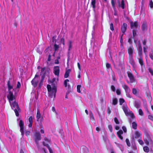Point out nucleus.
<instances>
[{
	"instance_id": "obj_1",
	"label": "nucleus",
	"mask_w": 153,
	"mask_h": 153,
	"mask_svg": "<svg viewBox=\"0 0 153 153\" xmlns=\"http://www.w3.org/2000/svg\"><path fill=\"white\" fill-rule=\"evenodd\" d=\"M131 28L132 29V34L133 37H137L138 35L137 33V29L140 25L138 22L136 21L133 22L132 21L130 22Z\"/></svg>"
},
{
	"instance_id": "obj_2",
	"label": "nucleus",
	"mask_w": 153,
	"mask_h": 153,
	"mask_svg": "<svg viewBox=\"0 0 153 153\" xmlns=\"http://www.w3.org/2000/svg\"><path fill=\"white\" fill-rule=\"evenodd\" d=\"M47 88L49 92V96L51 98L54 97L55 98L56 95V87L54 86L52 88L50 85H48Z\"/></svg>"
},
{
	"instance_id": "obj_3",
	"label": "nucleus",
	"mask_w": 153,
	"mask_h": 153,
	"mask_svg": "<svg viewBox=\"0 0 153 153\" xmlns=\"http://www.w3.org/2000/svg\"><path fill=\"white\" fill-rule=\"evenodd\" d=\"M123 109L126 115L127 116H130L131 118H133L134 117L133 114L128 109L126 104L124 105L123 106Z\"/></svg>"
},
{
	"instance_id": "obj_4",
	"label": "nucleus",
	"mask_w": 153,
	"mask_h": 153,
	"mask_svg": "<svg viewBox=\"0 0 153 153\" xmlns=\"http://www.w3.org/2000/svg\"><path fill=\"white\" fill-rule=\"evenodd\" d=\"M10 104L12 109L14 110L16 115L18 116L19 115L18 111H19L20 109L17 103L15 101Z\"/></svg>"
},
{
	"instance_id": "obj_5",
	"label": "nucleus",
	"mask_w": 153,
	"mask_h": 153,
	"mask_svg": "<svg viewBox=\"0 0 153 153\" xmlns=\"http://www.w3.org/2000/svg\"><path fill=\"white\" fill-rule=\"evenodd\" d=\"M7 97L9 100L10 104H11L13 102L15 101V97L13 95L12 92L10 91L9 92Z\"/></svg>"
},
{
	"instance_id": "obj_6",
	"label": "nucleus",
	"mask_w": 153,
	"mask_h": 153,
	"mask_svg": "<svg viewBox=\"0 0 153 153\" xmlns=\"http://www.w3.org/2000/svg\"><path fill=\"white\" fill-rule=\"evenodd\" d=\"M39 79V76L37 75H36L34 78L31 81L32 84L34 87L37 86Z\"/></svg>"
},
{
	"instance_id": "obj_7",
	"label": "nucleus",
	"mask_w": 153,
	"mask_h": 153,
	"mask_svg": "<svg viewBox=\"0 0 153 153\" xmlns=\"http://www.w3.org/2000/svg\"><path fill=\"white\" fill-rule=\"evenodd\" d=\"M127 74L131 83H133L136 81V80L135 79L133 75L131 72H127Z\"/></svg>"
},
{
	"instance_id": "obj_8",
	"label": "nucleus",
	"mask_w": 153,
	"mask_h": 153,
	"mask_svg": "<svg viewBox=\"0 0 153 153\" xmlns=\"http://www.w3.org/2000/svg\"><path fill=\"white\" fill-rule=\"evenodd\" d=\"M41 140V136L39 132H36L34 137V140L36 144L38 143V142Z\"/></svg>"
},
{
	"instance_id": "obj_9",
	"label": "nucleus",
	"mask_w": 153,
	"mask_h": 153,
	"mask_svg": "<svg viewBox=\"0 0 153 153\" xmlns=\"http://www.w3.org/2000/svg\"><path fill=\"white\" fill-rule=\"evenodd\" d=\"M141 28L142 31L146 32L147 30V23L146 21H143L141 25Z\"/></svg>"
},
{
	"instance_id": "obj_10",
	"label": "nucleus",
	"mask_w": 153,
	"mask_h": 153,
	"mask_svg": "<svg viewBox=\"0 0 153 153\" xmlns=\"http://www.w3.org/2000/svg\"><path fill=\"white\" fill-rule=\"evenodd\" d=\"M19 126L20 128V131L21 132L22 135L23 136L24 134V123L21 120H20L19 121Z\"/></svg>"
},
{
	"instance_id": "obj_11",
	"label": "nucleus",
	"mask_w": 153,
	"mask_h": 153,
	"mask_svg": "<svg viewBox=\"0 0 153 153\" xmlns=\"http://www.w3.org/2000/svg\"><path fill=\"white\" fill-rule=\"evenodd\" d=\"M59 68L58 66H56L54 68L53 73L55 75L59 77Z\"/></svg>"
},
{
	"instance_id": "obj_12",
	"label": "nucleus",
	"mask_w": 153,
	"mask_h": 153,
	"mask_svg": "<svg viewBox=\"0 0 153 153\" xmlns=\"http://www.w3.org/2000/svg\"><path fill=\"white\" fill-rule=\"evenodd\" d=\"M127 25L126 23H123L121 26V30L123 33H124L126 30Z\"/></svg>"
},
{
	"instance_id": "obj_13",
	"label": "nucleus",
	"mask_w": 153,
	"mask_h": 153,
	"mask_svg": "<svg viewBox=\"0 0 153 153\" xmlns=\"http://www.w3.org/2000/svg\"><path fill=\"white\" fill-rule=\"evenodd\" d=\"M88 150L87 147L85 146L82 147L80 149L81 153H88Z\"/></svg>"
},
{
	"instance_id": "obj_14",
	"label": "nucleus",
	"mask_w": 153,
	"mask_h": 153,
	"mask_svg": "<svg viewBox=\"0 0 153 153\" xmlns=\"http://www.w3.org/2000/svg\"><path fill=\"white\" fill-rule=\"evenodd\" d=\"M139 47H138V54L140 57H141L142 55V48L140 44L139 41L138 42Z\"/></svg>"
},
{
	"instance_id": "obj_15",
	"label": "nucleus",
	"mask_w": 153,
	"mask_h": 153,
	"mask_svg": "<svg viewBox=\"0 0 153 153\" xmlns=\"http://www.w3.org/2000/svg\"><path fill=\"white\" fill-rule=\"evenodd\" d=\"M123 131L121 130H120L117 133L118 137L121 140H123V137L121 135L123 134Z\"/></svg>"
},
{
	"instance_id": "obj_16",
	"label": "nucleus",
	"mask_w": 153,
	"mask_h": 153,
	"mask_svg": "<svg viewBox=\"0 0 153 153\" xmlns=\"http://www.w3.org/2000/svg\"><path fill=\"white\" fill-rule=\"evenodd\" d=\"M133 50L134 49L133 48L131 47H129L128 50L129 54L130 56H131V57H132V54L133 53Z\"/></svg>"
},
{
	"instance_id": "obj_17",
	"label": "nucleus",
	"mask_w": 153,
	"mask_h": 153,
	"mask_svg": "<svg viewBox=\"0 0 153 153\" xmlns=\"http://www.w3.org/2000/svg\"><path fill=\"white\" fill-rule=\"evenodd\" d=\"M123 88L125 89L127 93H128L130 92V90L127 85H124L123 86Z\"/></svg>"
},
{
	"instance_id": "obj_18",
	"label": "nucleus",
	"mask_w": 153,
	"mask_h": 153,
	"mask_svg": "<svg viewBox=\"0 0 153 153\" xmlns=\"http://www.w3.org/2000/svg\"><path fill=\"white\" fill-rule=\"evenodd\" d=\"M140 102L139 101H136L134 103V106L137 108H138L140 107Z\"/></svg>"
},
{
	"instance_id": "obj_19",
	"label": "nucleus",
	"mask_w": 153,
	"mask_h": 153,
	"mask_svg": "<svg viewBox=\"0 0 153 153\" xmlns=\"http://www.w3.org/2000/svg\"><path fill=\"white\" fill-rule=\"evenodd\" d=\"M135 137V138H139L141 135V133L138 131H136L134 133Z\"/></svg>"
},
{
	"instance_id": "obj_20",
	"label": "nucleus",
	"mask_w": 153,
	"mask_h": 153,
	"mask_svg": "<svg viewBox=\"0 0 153 153\" xmlns=\"http://www.w3.org/2000/svg\"><path fill=\"white\" fill-rule=\"evenodd\" d=\"M7 85L8 86L9 91V92L10 91V90L13 89V86L12 84L11 83L10 81H8L7 83Z\"/></svg>"
},
{
	"instance_id": "obj_21",
	"label": "nucleus",
	"mask_w": 153,
	"mask_h": 153,
	"mask_svg": "<svg viewBox=\"0 0 153 153\" xmlns=\"http://www.w3.org/2000/svg\"><path fill=\"white\" fill-rule=\"evenodd\" d=\"M58 81V77L56 79L55 78H53L52 80L51 81V83L55 85V84Z\"/></svg>"
},
{
	"instance_id": "obj_22",
	"label": "nucleus",
	"mask_w": 153,
	"mask_h": 153,
	"mask_svg": "<svg viewBox=\"0 0 153 153\" xmlns=\"http://www.w3.org/2000/svg\"><path fill=\"white\" fill-rule=\"evenodd\" d=\"M90 118L91 119V121L94 122L95 121V119L94 117V115L93 114H92L91 111H90Z\"/></svg>"
},
{
	"instance_id": "obj_23",
	"label": "nucleus",
	"mask_w": 153,
	"mask_h": 153,
	"mask_svg": "<svg viewBox=\"0 0 153 153\" xmlns=\"http://www.w3.org/2000/svg\"><path fill=\"white\" fill-rule=\"evenodd\" d=\"M70 71L71 70L70 69H68L66 70L64 75V77L65 78H66L68 77Z\"/></svg>"
},
{
	"instance_id": "obj_24",
	"label": "nucleus",
	"mask_w": 153,
	"mask_h": 153,
	"mask_svg": "<svg viewBox=\"0 0 153 153\" xmlns=\"http://www.w3.org/2000/svg\"><path fill=\"white\" fill-rule=\"evenodd\" d=\"M119 7H121L123 9H124L125 8V4L124 0H122L119 6Z\"/></svg>"
},
{
	"instance_id": "obj_25",
	"label": "nucleus",
	"mask_w": 153,
	"mask_h": 153,
	"mask_svg": "<svg viewBox=\"0 0 153 153\" xmlns=\"http://www.w3.org/2000/svg\"><path fill=\"white\" fill-rule=\"evenodd\" d=\"M41 117V115L39 111V110H37L36 114V118L37 119V121H38L39 119H40Z\"/></svg>"
},
{
	"instance_id": "obj_26",
	"label": "nucleus",
	"mask_w": 153,
	"mask_h": 153,
	"mask_svg": "<svg viewBox=\"0 0 153 153\" xmlns=\"http://www.w3.org/2000/svg\"><path fill=\"white\" fill-rule=\"evenodd\" d=\"M96 0H91V4L92 5V7L94 9H95L96 7Z\"/></svg>"
},
{
	"instance_id": "obj_27",
	"label": "nucleus",
	"mask_w": 153,
	"mask_h": 153,
	"mask_svg": "<svg viewBox=\"0 0 153 153\" xmlns=\"http://www.w3.org/2000/svg\"><path fill=\"white\" fill-rule=\"evenodd\" d=\"M112 6L114 10V11H116V7L115 5V3L114 0H111V1Z\"/></svg>"
},
{
	"instance_id": "obj_28",
	"label": "nucleus",
	"mask_w": 153,
	"mask_h": 153,
	"mask_svg": "<svg viewBox=\"0 0 153 153\" xmlns=\"http://www.w3.org/2000/svg\"><path fill=\"white\" fill-rule=\"evenodd\" d=\"M43 144L45 146H46L48 148V149L49 151L50 152V153H53V151L52 150V149H51V148L49 147V145L47 144H45L44 143V142L43 143Z\"/></svg>"
},
{
	"instance_id": "obj_29",
	"label": "nucleus",
	"mask_w": 153,
	"mask_h": 153,
	"mask_svg": "<svg viewBox=\"0 0 153 153\" xmlns=\"http://www.w3.org/2000/svg\"><path fill=\"white\" fill-rule=\"evenodd\" d=\"M117 100L116 98H114L112 100V104L113 105H116L117 103Z\"/></svg>"
},
{
	"instance_id": "obj_30",
	"label": "nucleus",
	"mask_w": 153,
	"mask_h": 153,
	"mask_svg": "<svg viewBox=\"0 0 153 153\" xmlns=\"http://www.w3.org/2000/svg\"><path fill=\"white\" fill-rule=\"evenodd\" d=\"M137 124L135 122H133L132 123V127L134 129H136L137 128Z\"/></svg>"
},
{
	"instance_id": "obj_31",
	"label": "nucleus",
	"mask_w": 153,
	"mask_h": 153,
	"mask_svg": "<svg viewBox=\"0 0 153 153\" xmlns=\"http://www.w3.org/2000/svg\"><path fill=\"white\" fill-rule=\"evenodd\" d=\"M143 150L144 151L146 152H148L149 151V147L147 146H145L143 147Z\"/></svg>"
},
{
	"instance_id": "obj_32",
	"label": "nucleus",
	"mask_w": 153,
	"mask_h": 153,
	"mask_svg": "<svg viewBox=\"0 0 153 153\" xmlns=\"http://www.w3.org/2000/svg\"><path fill=\"white\" fill-rule=\"evenodd\" d=\"M81 87V85H78L77 86V91L79 93H81V91L80 90V88Z\"/></svg>"
},
{
	"instance_id": "obj_33",
	"label": "nucleus",
	"mask_w": 153,
	"mask_h": 153,
	"mask_svg": "<svg viewBox=\"0 0 153 153\" xmlns=\"http://www.w3.org/2000/svg\"><path fill=\"white\" fill-rule=\"evenodd\" d=\"M40 132L42 134H44L45 132L44 130L43 129V127L42 125H41L40 126Z\"/></svg>"
},
{
	"instance_id": "obj_34",
	"label": "nucleus",
	"mask_w": 153,
	"mask_h": 153,
	"mask_svg": "<svg viewBox=\"0 0 153 153\" xmlns=\"http://www.w3.org/2000/svg\"><path fill=\"white\" fill-rule=\"evenodd\" d=\"M139 61L140 64L141 65H143V61L141 58V57H140V58L139 59Z\"/></svg>"
},
{
	"instance_id": "obj_35",
	"label": "nucleus",
	"mask_w": 153,
	"mask_h": 153,
	"mask_svg": "<svg viewBox=\"0 0 153 153\" xmlns=\"http://www.w3.org/2000/svg\"><path fill=\"white\" fill-rule=\"evenodd\" d=\"M149 6L151 8H153V2L152 0L150 1Z\"/></svg>"
},
{
	"instance_id": "obj_36",
	"label": "nucleus",
	"mask_w": 153,
	"mask_h": 153,
	"mask_svg": "<svg viewBox=\"0 0 153 153\" xmlns=\"http://www.w3.org/2000/svg\"><path fill=\"white\" fill-rule=\"evenodd\" d=\"M139 114L141 116H143V113L142 110L141 109H140L139 110Z\"/></svg>"
},
{
	"instance_id": "obj_37",
	"label": "nucleus",
	"mask_w": 153,
	"mask_h": 153,
	"mask_svg": "<svg viewBox=\"0 0 153 153\" xmlns=\"http://www.w3.org/2000/svg\"><path fill=\"white\" fill-rule=\"evenodd\" d=\"M110 28L111 30L113 31L114 30V27L113 23H111L110 24Z\"/></svg>"
},
{
	"instance_id": "obj_38",
	"label": "nucleus",
	"mask_w": 153,
	"mask_h": 153,
	"mask_svg": "<svg viewBox=\"0 0 153 153\" xmlns=\"http://www.w3.org/2000/svg\"><path fill=\"white\" fill-rule=\"evenodd\" d=\"M126 144L128 146H130L131 144L129 142V140L128 139H126Z\"/></svg>"
},
{
	"instance_id": "obj_39",
	"label": "nucleus",
	"mask_w": 153,
	"mask_h": 153,
	"mask_svg": "<svg viewBox=\"0 0 153 153\" xmlns=\"http://www.w3.org/2000/svg\"><path fill=\"white\" fill-rule=\"evenodd\" d=\"M124 101H125L123 99H120L119 100L120 105H122L124 102Z\"/></svg>"
},
{
	"instance_id": "obj_40",
	"label": "nucleus",
	"mask_w": 153,
	"mask_h": 153,
	"mask_svg": "<svg viewBox=\"0 0 153 153\" xmlns=\"http://www.w3.org/2000/svg\"><path fill=\"white\" fill-rule=\"evenodd\" d=\"M54 49H55V51H57L58 50V48H59V46L58 45H57L56 44H55L54 45Z\"/></svg>"
},
{
	"instance_id": "obj_41",
	"label": "nucleus",
	"mask_w": 153,
	"mask_h": 153,
	"mask_svg": "<svg viewBox=\"0 0 153 153\" xmlns=\"http://www.w3.org/2000/svg\"><path fill=\"white\" fill-rule=\"evenodd\" d=\"M138 142L139 144L141 145H143L144 144V143L143 141L141 139H139L138 140Z\"/></svg>"
},
{
	"instance_id": "obj_42",
	"label": "nucleus",
	"mask_w": 153,
	"mask_h": 153,
	"mask_svg": "<svg viewBox=\"0 0 153 153\" xmlns=\"http://www.w3.org/2000/svg\"><path fill=\"white\" fill-rule=\"evenodd\" d=\"M116 93L117 95H120L121 93V91L120 89L118 88L116 90Z\"/></svg>"
},
{
	"instance_id": "obj_43",
	"label": "nucleus",
	"mask_w": 153,
	"mask_h": 153,
	"mask_svg": "<svg viewBox=\"0 0 153 153\" xmlns=\"http://www.w3.org/2000/svg\"><path fill=\"white\" fill-rule=\"evenodd\" d=\"M144 140L145 143L147 145H148L149 144V142L148 140H147L146 137H145L144 138Z\"/></svg>"
},
{
	"instance_id": "obj_44",
	"label": "nucleus",
	"mask_w": 153,
	"mask_h": 153,
	"mask_svg": "<svg viewBox=\"0 0 153 153\" xmlns=\"http://www.w3.org/2000/svg\"><path fill=\"white\" fill-rule=\"evenodd\" d=\"M132 93L134 94H136L137 93L136 89L135 88H133L132 89Z\"/></svg>"
},
{
	"instance_id": "obj_45",
	"label": "nucleus",
	"mask_w": 153,
	"mask_h": 153,
	"mask_svg": "<svg viewBox=\"0 0 153 153\" xmlns=\"http://www.w3.org/2000/svg\"><path fill=\"white\" fill-rule=\"evenodd\" d=\"M29 123H33V118L32 116L30 117L29 119Z\"/></svg>"
},
{
	"instance_id": "obj_46",
	"label": "nucleus",
	"mask_w": 153,
	"mask_h": 153,
	"mask_svg": "<svg viewBox=\"0 0 153 153\" xmlns=\"http://www.w3.org/2000/svg\"><path fill=\"white\" fill-rule=\"evenodd\" d=\"M149 71L151 75L153 76V71L152 70L151 68H149Z\"/></svg>"
},
{
	"instance_id": "obj_47",
	"label": "nucleus",
	"mask_w": 153,
	"mask_h": 153,
	"mask_svg": "<svg viewBox=\"0 0 153 153\" xmlns=\"http://www.w3.org/2000/svg\"><path fill=\"white\" fill-rule=\"evenodd\" d=\"M108 128L111 132L112 131V127L111 125H109L108 126Z\"/></svg>"
},
{
	"instance_id": "obj_48",
	"label": "nucleus",
	"mask_w": 153,
	"mask_h": 153,
	"mask_svg": "<svg viewBox=\"0 0 153 153\" xmlns=\"http://www.w3.org/2000/svg\"><path fill=\"white\" fill-rule=\"evenodd\" d=\"M148 117L149 119L153 121V116H152L151 115H149Z\"/></svg>"
},
{
	"instance_id": "obj_49",
	"label": "nucleus",
	"mask_w": 153,
	"mask_h": 153,
	"mask_svg": "<svg viewBox=\"0 0 153 153\" xmlns=\"http://www.w3.org/2000/svg\"><path fill=\"white\" fill-rule=\"evenodd\" d=\"M148 99L149 102H150L152 100V97L150 95V94H149L148 96Z\"/></svg>"
},
{
	"instance_id": "obj_50",
	"label": "nucleus",
	"mask_w": 153,
	"mask_h": 153,
	"mask_svg": "<svg viewBox=\"0 0 153 153\" xmlns=\"http://www.w3.org/2000/svg\"><path fill=\"white\" fill-rule=\"evenodd\" d=\"M149 56L152 60H153V52H152L149 54Z\"/></svg>"
},
{
	"instance_id": "obj_51",
	"label": "nucleus",
	"mask_w": 153,
	"mask_h": 153,
	"mask_svg": "<svg viewBox=\"0 0 153 153\" xmlns=\"http://www.w3.org/2000/svg\"><path fill=\"white\" fill-rule=\"evenodd\" d=\"M111 89L113 91L115 92V88L114 85L111 86Z\"/></svg>"
},
{
	"instance_id": "obj_52",
	"label": "nucleus",
	"mask_w": 153,
	"mask_h": 153,
	"mask_svg": "<svg viewBox=\"0 0 153 153\" xmlns=\"http://www.w3.org/2000/svg\"><path fill=\"white\" fill-rule=\"evenodd\" d=\"M44 78L43 77H42L41 81L39 83V86H41L42 85V83L44 80Z\"/></svg>"
},
{
	"instance_id": "obj_53",
	"label": "nucleus",
	"mask_w": 153,
	"mask_h": 153,
	"mask_svg": "<svg viewBox=\"0 0 153 153\" xmlns=\"http://www.w3.org/2000/svg\"><path fill=\"white\" fill-rule=\"evenodd\" d=\"M21 87V84L19 82H18L17 83L16 88H19Z\"/></svg>"
},
{
	"instance_id": "obj_54",
	"label": "nucleus",
	"mask_w": 153,
	"mask_h": 153,
	"mask_svg": "<svg viewBox=\"0 0 153 153\" xmlns=\"http://www.w3.org/2000/svg\"><path fill=\"white\" fill-rule=\"evenodd\" d=\"M114 121L115 123L117 124H119V122L117 118H115L114 119Z\"/></svg>"
},
{
	"instance_id": "obj_55",
	"label": "nucleus",
	"mask_w": 153,
	"mask_h": 153,
	"mask_svg": "<svg viewBox=\"0 0 153 153\" xmlns=\"http://www.w3.org/2000/svg\"><path fill=\"white\" fill-rule=\"evenodd\" d=\"M69 50H70L72 48V45H71V42H69Z\"/></svg>"
},
{
	"instance_id": "obj_56",
	"label": "nucleus",
	"mask_w": 153,
	"mask_h": 153,
	"mask_svg": "<svg viewBox=\"0 0 153 153\" xmlns=\"http://www.w3.org/2000/svg\"><path fill=\"white\" fill-rule=\"evenodd\" d=\"M30 133V131H26L25 132V134L27 136L29 135Z\"/></svg>"
},
{
	"instance_id": "obj_57",
	"label": "nucleus",
	"mask_w": 153,
	"mask_h": 153,
	"mask_svg": "<svg viewBox=\"0 0 153 153\" xmlns=\"http://www.w3.org/2000/svg\"><path fill=\"white\" fill-rule=\"evenodd\" d=\"M122 129L125 132H126V131H127L126 128L125 127L123 126L122 127Z\"/></svg>"
},
{
	"instance_id": "obj_58",
	"label": "nucleus",
	"mask_w": 153,
	"mask_h": 153,
	"mask_svg": "<svg viewBox=\"0 0 153 153\" xmlns=\"http://www.w3.org/2000/svg\"><path fill=\"white\" fill-rule=\"evenodd\" d=\"M111 65H110L109 63H107L106 64V68H109L110 67Z\"/></svg>"
},
{
	"instance_id": "obj_59",
	"label": "nucleus",
	"mask_w": 153,
	"mask_h": 153,
	"mask_svg": "<svg viewBox=\"0 0 153 153\" xmlns=\"http://www.w3.org/2000/svg\"><path fill=\"white\" fill-rule=\"evenodd\" d=\"M147 48L144 47L143 48V51L144 53L146 54V53L147 52Z\"/></svg>"
},
{
	"instance_id": "obj_60",
	"label": "nucleus",
	"mask_w": 153,
	"mask_h": 153,
	"mask_svg": "<svg viewBox=\"0 0 153 153\" xmlns=\"http://www.w3.org/2000/svg\"><path fill=\"white\" fill-rule=\"evenodd\" d=\"M130 62H131V63L132 65H134V61L133 60H131L130 61Z\"/></svg>"
},
{
	"instance_id": "obj_61",
	"label": "nucleus",
	"mask_w": 153,
	"mask_h": 153,
	"mask_svg": "<svg viewBox=\"0 0 153 153\" xmlns=\"http://www.w3.org/2000/svg\"><path fill=\"white\" fill-rule=\"evenodd\" d=\"M77 65H78V68L79 69V70L80 71L81 70L80 65L79 62H78L77 63Z\"/></svg>"
},
{
	"instance_id": "obj_62",
	"label": "nucleus",
	"mask_w": 153,
	"mask_h": 153,
	"mask_svg": "<svg viewBox=\"0 0 153 153\" xmlns=\"http://www.w3.org/2000/svg\"><path fill=\"white\" fill-rule=\"evenodd\" d=\"M45 70V68H41V71L42 72H44Z\"/></svg>"
},
{
	"instance_id": "obj_63",
	"label": "nucleus",
	"mask_w": 153,
	"mask_h": 153,
	"mask_svg": "<svg viewBox=\"0 0 153 153\" xmlns=\"http://www.w3.org/2000/svg\"><path fill=\"white\" fill-rule=\"evenodd\" d=\"M107 112L109 114H110V113L111 112V111L110 110V109L109 108L108 109Z\"/></svg>"
},
{
	"instance_id": "obj_64",
	"label": "nucleus",
	"mask_w": 153,
	"mask_h": 153,
	"mask_svg": "<svg viewBox=\"0 0 153 153\" xmlns=\"http://www.w3.org/2000/svg\"><path fill=\"white\" fill-rule=\"evenodd\" d=\"M115 129L117 130H118L119 129V127L118 126H117L115 127Z\"/></svg>"
}]
</instances>
